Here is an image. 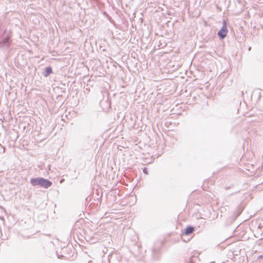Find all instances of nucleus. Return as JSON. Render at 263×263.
<instances>
[{
    "label": "nucleus",
    "mask_w": 263,
    "mask_h": 263,
    "mask_svg": "<svg viewBox=\"0 0 263 263\" xmlns=\"http://www.w3.org/2000/svg\"><path fill=\"white\" fill-rule=\"evenodd\" d=\"M30 182L33 186L39 185L45 189H48L52 185V182L50 180L42 177L32 178Z\"/></svg>",
    "instance_id": "f257e3e1"
},
{
    "label": "nucleus",
    "mask_w": 263,
    "mask_h": 263,
    "mask_svg": "<svg viewBox=\"0 0 263 263\" xmlns=\"http://www.w3.org/2000/svg\"><path fill=\"white\" fill-rule=\"evenodd\" d=\"M6 32V29L0 25V47H8L11 43L10 36Z\"/></svg>",
    "instance_id": "f03ea898"
},
{
    "label": "nucleus",
    "mask_w": 263,
    "mask_h": 263,
    "mask_svg": "<svg viewBox=\"0 0 263 263\" xmlns=\"http://www.w3.org/2000/svg\"><path fill=\"white\" fill-rule=\"evenodd\" d=\"M122 260L121 255L118 253H114L109 256L108 261L109 263H121Z\"/></svg>",
    "instance_id": "7ed1b4c3"
},
{
    "label": "nucleus",
    "mask_w": 263,
    "mask_h": 263,
    "mask_svg": "<svg viewBox=\"0 0 263 263\" xmlns=\"http://www.w3.org/2000/svg\"><path fill=\"white\" fill-rule=\"evenodd\" d=\"M161 243L158 245L155 244L152 249V257L154 259L157 260L160 256V246Z\"/></svg>",
    "instance_id": "20e7f679"
},
{
    "label": "nucleus",
    "mask_w": 263,
    "mask_h": 263,
    "mask_svg": "<svg viewBox=\"0 0 263 263\" xmlns=\"http://www.w3.org/2000/svg\"><path fill=\"white\" fill-rule=\"evenodd\" d=\"M194 230L195 228L194 227L191 226H187L181 235V238L183 239V240L186 241L183 238L184 236L191 234L194 231Z\"/></svg>",
    "instance_id": "39448f33"
},
{
    "label": "nucleus",
    "mask_w": 263,
    "mask_h": 263,
    "mask_svg": "<svg viewBox=\"0 0 263 263\" xmlns=\"http://www.w3.org/2000/svg\"><path fill=\"white\" fill-rule=\"evenodd\" d=\"M228 32L227 28L225 27H222L221 29L218 31L217 35L220 39H223L227 36Z\"/></svg>",
    "instance_id": "423d86ee"
},
{
    "label": "nucleus",
    "mask_w": 263,
    "mask_h": 263,
    "mask_svg": "<svg viewBox=\"0 0 263 263\" xmlns=\"http://www.w3.org/2000/svg\"><path fill=\"white\" fill-rule=\"evenodd\" d=\"M52 73V69L50 66L46 67L44 72V76L45 77H48L50 74Z\"/></svg>",
    "instance_id": "0eeeda50"
},
{
    "label": "nucleus",
    "mask_w": 263,
    "mask_h": 263,
    "mask_svg": "<svg viewBox=\"0 0 263 263\" xmlns=\"http://www.w3.org/2000/svg\"><path fill=\"white\" fill-rule=\"evenodd\" d=\"M143 172L144 174H145L146 175H148V170L146 167H144L143 168Z\"/></svg>",
    "instance_id": "6e6552de"
},
{
    "label": "nucleus",
    "mask_w": 263,
    "mask_h": 263,
    "mask_svg": "<svg viewBox=\"0 0 263 263\" xmlns=\"http://www.w3.org/2000/svg\"><path fill=\"white\" fill-rule=\"evenodd\" d=\"M227 24L226 20H223L222 22V27H225L226 28H227Z\"/></svg>",
    "instance_id": "1a4fd4ad"
},
{
    "label": "nucleus",
    "mask_w": 263,
    "mask_h": 263,
    "mask_svg": "<svg viewBox=\"0 0 263 263\" xmlns=\"http://www.w3.org/2000/svg\"><path fill=\"white\" fill-rule=\"evenodd\" d=\"M103 14L106 16H108V15L106 12H104Z\"/></svg>",
    "instance_id": "9d476101"
},
{
    "label": "nucleus",
    "mask_w": 263,
    "mask_h": 263,
    "mask_svg": "<svg viewBox=\"0 0 263 263\" xmlns=\"http://www.w3.org/2000/svg\"><path fill=\"white\" fill-rule=\"evenodd\" d=\"M110 103H108V108H110Z\"/></svg>",
    "instance_id": "9b49d317"
},
{
    "label": "nucleus",
    "mask_w": 263,
    "mask_h": 263,
    "mask_svg": "<svg viewBox=\"0 0 263 263\" xmlns=\"http://www.w3.org/2000/svg\"><path fill=\"white\" fill-rule=\"evenodd\" d=\"M251 47H249V48H248L249 51L251 50Z\"/></svg>",
    "instance_id": "f8f14e48"
},
{
    "label": "nucleus",
    "mask_w": 263,
    "mask_h": 263,
    "mask_svg": "<svg viewBox=\"0 0 263 263\" xmlns=\"http://www.w3.org/2000/svg\"><path fill=\"white\" fill-rule=\"evenodd\" d=\"M229 188H230L229 187H225V189H226V190H228Z\"/></svg>",
    "instance_id": "ddd939ff"
},
{
    "label": "nucleus",
    "mask_w": 263,
    "mask_h": 263,
    "mask_svg": "<svg viewBox=\"0 0 263 263\" xmlns=\"http://www.w3.org/2000/svg\"><path fill=\"white\" fill-rule=\"evenodd\" d=\"M104 103L103 101L101 102V104L102 105Z\"/></svg>",
    "instance_id": "4468645a"
},
{
    "label": "nucleus",
    "mask_w": 263,
    "mask_h": 263,
    "mask_svg": "<svg viewBox=\"0 0 263 263\" xmlns=\"http://www.w3.org/2000/svg\"><path fill=\"white\" fill-rule=\"evenodd\" d=\"M63 180H61L60 183H62L63 182Z\"/></svg>",
    "instance_id": "2eb2a0df"
},
{
    "label": "nucleus",
    "mask_w": 263,
    "mask_h": 263,
    "mask_svg": "<svg viewBox=\"0 0 263 263\" xmlns=\"http://www.w3.org/2000/svg\"><path fill=\"white\" fill-rule=\"evenodd\" d=\"M189 263H194L192 261H191L190 262H189Z\"/></svg>",
    "instance_id": "dca6fc26"
}]
</instances>
